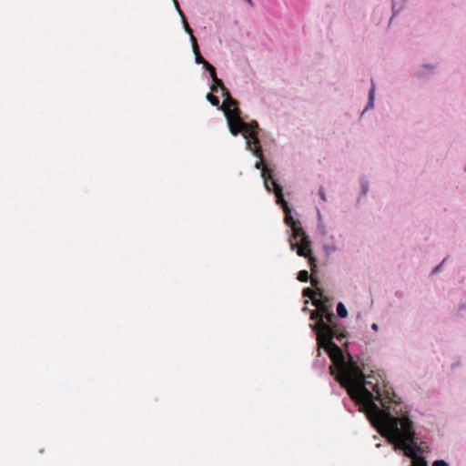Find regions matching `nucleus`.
<instances>
[{
    "label": "nucleus",
    "instance_id": "1",
    "mask_svg": "<svg viewBox=\"0 0 466 466\" xmlns=\"http://www.w3.org/2000/svg\"><path fill=\"white\" fill-rule=\"evenodd\" d=\"M333 313H323L313 328L318 345L329 354L333 362L332 374L344 387L350 397L349 402L359 406L371 425L389 441L395 450L402 451L412 460L410 466H428L423 454L429 451L428 432L415 426L410 416L408 406L388 389H381L377 375L365 376L351 355L346 359L342 350L334 342L341 341L333 321ZM431 466H450L443 460H436Z\"/></svg>",
    "mask_w": 466,
    "mask_h": 466
},
{
    "label": "nucleus",
    "instance_id": "2",
    "mask_svg": "<svg viewBox=\"0 0 466 466\" xmlns=\"http://www.w3.org/2000/svg\"><path fill=\"white\" fill-rule=\"evenodd\" d=\"M212 80L214 85L210 87L211 91L217 92L219 87L222 90V96L225 97L220 108L224 111L230 133L233 136L241 134L246 139L247 149L258 158L255 163V167L260 170L261 177L263 178V183L267 190L268 192H274L276 203L280 206L285 212V224L291 228V209L288 202L284 199L283 188L278 179L274 177L273 170L265 164L263 159V153L258 137L259 130L258 124L256 121L250 123L244 122L240 116L238 102L231 97L229 91L225 87L222 80L219 79L217 75L215 77H212Z\"/></svg>",
    "mask_w": 466,
    "mask_h": 466
},
{
    "label": "nucleus",
    "instance_id": "3",
    "mask_svg": "<svg viewBox=\"0 0 466 466\" xmlns=\"http://www.w3.org/2000/svg\"><path fill=\"white\" fill-rule=\"evenodd\" d=\"M298 214L293 210V251L309 260L311 268L316 267V258L313 257L311 241L300 226V222L295 218Z\"/></svg>",
    "mask_w": 466,
    "mask_h": 466
},
{
    "label": "nucleus",
    "instance_id": "4",
    "mask_svg": "<svg viewBox=\"0 0 466 466\" xmlns=\"http://www.w3.org/2000/svg\"><path fill=\"white\" fill-rule=\"evenodd\" d=\"M436 69L434 64H420L413 68L411 76L420 81H427L435 75Z\"/></svg>",
    "mask_w": 466,
    "mask_h": 466
},
{
    "label": "nucleus",
    "instance_id": "5",
    "mask_svg": "<svg viewBox=\"0 0 466 466\" xmlns=\"http://www.w3.org/2000/svg\"><path fill=\"white\" fill-rule=\"evenodd\" d=\"M359 183L360 187V191L356 201V206H358L361 202L362 198H365L370 191V181L366 176H360L359 177Z\"/></svg>",
    "mask_w": 466,
    "mask_h": 466
},
{
    "label": "nucleus",
    "instance_id": "6",
    "mask_svg": "<svg viewBox=\"0 0 466 466\" xmlns=\"http://www.w3.org/2000/svg\"><path fill=\"white\" fill-rule=\"evenodd\" d=\"M329 242H324L322 245V249L326 256H330L332 253L339 251V247L337 245L336 239L334 236L329 237Z\"/></svg>",
    "mask_w": 466,
    "mask_h": 466
},
{
    "label": "nucleus",
    "instance_id": "7",
    "mask_svg": "<svg viewBox=\"0 0 466 466\" xmlns=\"http://www.w3.org/2000/svg\"><path fill=\"white\" fill-rule=\"evenodd\" d=\"M374 100H375V84H374L373 80H371V86L369 90V95H368V102H367V105H366L364 110L362 111L361 115H363L366 111H369V110H371L374 108Z\"/></svg>",
    "mask_w": 466,
    "mask_h": 466
},
{
    "label": "nucleus",
    "instance_id": "8",
    "mask_svg": "<svg viewBox=\"0 0 466 466\" xmlns=\"http://www.w3.org/2000/svg\"><path fill=\"white\" fill-rule=\"evenodd\" d=\"M407 1L408 0H391L392 16L390 17V21H391L394 15L404 9Z\"/></svg>",
    "mask_w": 466,
    "mask_h": 466
},
{
    "label": "nucleus",
    "instance_id": "9",
    "mask_svg": "<svg viewBox=\"0 0 466 466\" xmlns=\"http://www.w3.org/2000/svg\"><path fill=\"white\" fill-rule=\"evenodd\" d=\"M192 49L195 54V59L197 64H202L203 66H205V62H208L203 58V56L200 55L198 41L195 36H192Z\"/></svg>",
    "mask_w": 466,
    "mask_h": 466
},
{
    "label": "nucleus",
    "instance_id": "10",
    "mask_svg": "<svg viewBox=\"0 0 466 466\" xmlns=\"http://www.w3.org/2000/svg\"><path fill=\"white\" fill-rule=\"evenodd\" d=\"M175 4H176L177 9V11H178L179 15H181V18H182V22H183V25H184L185 31H186V32L190 35V40L192 41V36H194V35H193V31H192V29L190 28V26H189V25H188V23H187V19H186V17H185L184 14H183V12L180 10L179 5H178L177 2V1H175Z\"/></svg>",
    "mask_w": 466,
    "mask_h": 466
},
{
    "label": "nucleus",
    "instance_id": "11",
    "mask_svg": "<svg viewBox=\"0 0 466 466\" xmlns=\"http://www.w3.org/2000/svg\"><path fill=\"white\" fill-rule=\"evenodd\" d=\"M337 314L339 318L345 319L348 316V310L342 302L337 304Z\"/></svg>",
    "mask_w": 466,
    "mask_h": 466
},
{
    "label": "nucleus",
    "instance_id": "12",
    "mask_svg": "<svg viewBox=\"0 0 466 466\" xmlns=\"http://www.w3.org/2000/svg\"><path fill=\"white\" fill-rule=\"evenodd\" d=\"M207 99L210 102V104L214 106H219V99L211 93L207 95Z\"/></svg>",
    "mask_w": 466,
    "mask_h": 466
},
{
    "label": "nucleus",
    "instance_id": "13",
    "mask_svg": "<svg viewBox=\"0 0 466 466\" xmlns=\"http://www.w3.org/2000/svg\"><path fill=\"white\" fill-rule=\"evenodd\" d=\"M204 68L209 73L211 77H215L217 75L216 68L208 62H205Z\"/></svg>",
    "mask_w": 466,
    "mask_h": 466
},
{
    "label": "nucleus",
    "instance_id": "14",
    "mask_svg": "<svg viewBox=\"0 0 466 466\" xmlns=\"http://www.w3.org/2000/svg\"><path fill=\"white\" fill-rule=\"evenodd\" d=\"M309 278V272L307 270H300L299 273H298V279L301 282H306L308 281Z\"/></svg>",
    "mask_w": 466,
    "mask_h": 466
},
{
    "label": "nucleus",
    "instance_id": "15",
    "mask_svg": "<svg viewBox=\"0 0 466 466\" xmlns=\"http://www.w3.org/2000/svg\"><path fill=\"white\" fill-rule=\"evenodd\" d=\"M317 232L320 236H325L327 234V228L323 223H318Z\"/></svg>",
    "mask_w": 466,
    "mask_h": 466
},
{
    "label": "nucleus",
    "instance_id": "16",
    "mask_svg": "<svg viewBox=\"0 0 466 466\" xmlns=\"http://www.w3.org/2000/svg\"><path fill=\"white\" fill-rule=\"evenodd\" d=\"M319 197L324 201H327L326 192L323 187H320L318 192Z\"/></svg>",
    "mask_w": 466,
    "mask_h": 466
},
{
    "label": "nucleus",
    "instance_id": "17",
    "mask_svg": "<svg viewBox=\"0 0 466 466\" xmlns=\"http://www.w3.org/2000/svg\"><path fill=\"white\" fill-rule=\"evenodd\" d=\"M443 262H444V260H443L441 264L437 265V266L432 269L431 274H436V273H438L439 271H441V266H442Z\"/></svg>",
    "mask_w": 466,
    "mask_h": 466
},
{
    "label": "nucleus",
    "instance_id": "18",
    "mask_svg": "<svg viewBox=\"0 0 466 466\" xmlns=\"http://www.w3.org/2000/svg\"><path fill=\"white\" fill-rule=\"evenodd\" d=\"M317 215H318V223H322V216H321V213L319 211V209H317Z\"/></svg>",
    "mask_w": 466,
    "mask_h": 466
},
{
    "label": "nucleus",
    "instance_id": "19",
    "mask_svg": "<svg viewBox=\"0 0 466 466\" xmlns=\"http://www.w3.org/2000/svg\"><path fill=\"white\" fill-rule=\"evenodd\" d=\"M316 362H325V358H321V353L319 352V355H318V359L316 360Z\"/></svg>",
    "mask_w": 466,
    "mask_h": 466
},
{
    "label": "nucleus",
    "instance_id": "20",
    "mask_svg": "<svg viewBox=\"0 0 466 466\" xmlns=\"http://www.w3.org/2000/svg\"><path fill=\"white\" fill-rule=\"evenodd\" d=\"M371 329L374 330V331H378L379 330V325L377 323H373L371 324Z\"/></svg>",
    "mask_w": 466,
    "mask_h": 466
},
{
    "label": "nucleus",
    "instance_id": "21",
    "mask_svg": "<svg viewBox=\"0 0 466 466\" xmlns=\"http://www.w3.org/2000/svg\"><path fill=\"white\" fill-rule=\"evenodd\" d=\"M345 407L347 408L348 411L352 412L351 409L347 406V402H344Z\"/></svg>",
    "mask_w": 466,
    "mask_h": 466
},
{
    "label": "nucleus",
    "instance_id": "22",
    "mask_svg": "<svg viewBox=\"0 0 466 466\" xmlns=\"http://www.w3.org/2000/svg\"><path fill=\"white\" fill-rule=\"evenodd\" d=\"M288 241H289V245L291 246V235L289 236Z\"/></svg>",
    "mask_w": 466,
    "mask_h": 466
},
{
    "label": "nucleus",
    "instance_id": "23",
    "mask_svg": "<svg viewBox=\"0 0 466 466\" xmlns=\"http://www.w3.org/2000/svg\"><path fill=\"white\" fill-rule=\"evenodd\" d=\"M360 317H361V314H360V313H358L357 318H358V319H360Z\"/></svg>",
    "mask_w": 466,
    "mask_h": 466
}]
</instances>
